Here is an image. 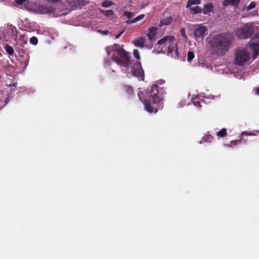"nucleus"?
I'll return each mask as SVG.
<instances>
[{"instance_id": "a878e982", "label": "nucleus", "mask_w": 259, "mask_h": 259, "mask_svg": "<svg viewBox=\"0 0 259 259\" xmlns=\"http://www.w3.org/2000/svg\"><path fill=\"white\" fill-rule=\"evenodd\" d=\"M26 0H16V3L18 6L22 5Z\"/></svg>"}, {"instance_id": "39448f33", "label": "nucleus", "mask_w": 259, "mask_h": 259, "mask_svg": "<svg viewBox=\"0 0 259 259\" xmlns=\"http://www.w3.org/2000/svg\"><path fill=\"white\" fill-rule=\"evenodd\" d=\"M253 32L252 25L250 23L241 24L235 31V36L239 39H247Z\"/></svg>"}, {"instance_id": "393cba45", "label": "nucleus", "mask_w": 259, "mask_h": 259, "mask_svg": "<svg viewBox=\"0 0 259 259\" xmlns=\"http://www.w3.org/2000/svg\"><path fill=\"white\" fill-rule=\"evenodd\" d=\"M124 16L127 18H132L134 16V14L132 12H125Z\"/></svg>"}, {"instance_id": "4be33fe9", "label": "nucleus", "mask_w": 259, "mask_h": 259, "mask_svg": "<svg viewBox=\"0 0 259 259\" xmlns=\"http://www.w3.org/2000/svg\"><path fill=\"white\" fill-rule=\"evenodd\" d=\"M30 42L34 45H36L38 42L37 38L35 36L31 37L30 39Z\"/></svg>"}, {"instance_id": "412c9836", "label": "nucleus", "mask_w": 259, "mask_h": 259, "mask_svg": "<svg viewBox=\"0 0 259 259\" xmlns=\"http://www.w3.org/2000/svg\"><path fill=\"white\" fill-rule=\"evenodd\" d=\"M194 54L192 52H189L188 53L187 60L188 62H191L194 58Z\"/></svg>"}, {"instance_id": "7ed1b4c3", "label": "nucleus", "mask_w": 259, "mask_h": 259, "mask_svg": "<svg viewBox=\"0 0 259 259\" xmlns=\"http://www.w3.org/2000/svg\"><path fill=\"white\" fill-rule=\"evenodd\" d=\"M157 86L154 85L147 90V98L144 101L145 109L149 112L156 113L157 111V104L160 102V98L157 95Z\"/></svg>"}, {"instance_id": "5701e85b", "label": "nucleus", "mask_w": 259, "mask_h": 259, "mask_svg": "<svg viewBox=\"0 0 259 259\" xmlns=\"http://www.w3.org/2000/svg\"><path fill=\"white\" fill-rule=\"evenodd\" d=\"M133 54H134V57L137 59V60H140V53L138 51V50H134V51H133Z\"/></svg>"}, {"instance_id": "4468645a", "label": "nucleus", "mask_w": 259, "mask_h": 259, "mask_svg": "<svg viewBox=\"0 0 259 259\" xmlns=\"http://www.w3.org/2000/svg\"><path fill=\"white\" fill-rule=\"evenodd\" d=\"M239 2L240 0H225L223 2V4L225 6H236L239 4Z\"/></svg>"}, {"instance_id": "9d476101", "label": "nucleus", "mask_w": 259, "mask_h": 259, "mask_svg": "<svg viewBox=\"0 0 259 259\" xmlns=\"http://www.w3.org/2000/svg\"><path fill=\"white\" fill-rule=\"evenodd\" d=\"M133 43L135 46L143 48L146 46V38L144 37H140L136 39Z\"/></svg>"}, {"instance_id": "c9c22d12", "label": "nucleus", "mask_w": 259, "mask_h": 259, "mask_svg": "<svg viewBox=\"0 0 259 259\" xmlns=\"http://www.w3.org/2000/svg\"><path fill=\"white\" fill-rule=\"evenodd\" d=\"M257 38H259V36H257Z\"/></svg>"}, {"instance_id": "cd10ccee", "label": "nucleus", "mask_w": 259, "mask_h": 259, "mask_svg": "<svg viewBox=\"0 0 259 259\" xmlns=\"http://www.w3.org/2000/svg\"><path fill=\"white\" fill-rule=\"evenodd\" d=\"M127 89V92L130 94L132 93V89L130 87H127L126 88Z\"/></svg>"}, {"instance_id": "f257e3e1", "label": "nucleus", "mask_w": 259, "mask_h": 259, "mask_svg": "<svg viewBox=\"0 0 259 259\" xmlns=\"http://www.w3.org/2000/svg\"><path fill=\"white\" fill-rule=\"evenodd\" d=\"M232 39V36L229 34H215L208 42V51L213 55H224L229 51Z\"/></svg>"}, {"instance_id": "6ab92c4d", "label": "nucleus", "mask_w": 259, "mask_h": 259, "mask_svg": "<svg viewBox=\"0 0 259 259\" xmlns=\"http://www.w3.org/2000/svg\"><path fill=\"white\" fill-rule=\"evenodd\" d=\"M102 13L107 17H110L113 15V11L111 10H104Z\"/></svg>"}, {"instance_id": "f704fd0d", "label": "nucleus", "mask_w": 259, "mask_h": 259, "mask_svg": "<svg viewBox=\"0 0 259 259\" xmlns=\"http://www.w3.org/2000/svg\"><path fill=\"white\" fill-rule=\"evenodd\" d=\"M257 38H259V36H257Z\"/></svg>"}, {"instance_id": "473e14b6", "label": "nucleus", "mask_w": 259, "mask_h": 259, "mask_svg": "<svg viewBox=\"0 0 259 259\" xmlns=\"http://www.w3.org/2000/svg\"><path fill=\"white\" fill-rule=\"evenodd\" d=\"M105 64H106V65H108V62H106V61H105Z\"/></svg>"}, {"instance_id": "0eeeda50", "label": "nucleus", "mask_w": 259, "mask_h": 259, "mask_svg": "<svg viewBox=\"0 0 259 259\" xmlns=\"http://www.w3.org/2000/svg\"><path fill=\"white\" fill-rule=\"evenodd\" d=\"M249 53L243 49H240L236 51L235 63L238 65H243L249 60Z\"/></svg>"}, {"instance_id": "6e6552de", "label": "nucleus", "mask_w": 259, "mask_h": 259, "mask_svg": "<svg viewBox=\"0 0 259 259\" xmlns=\"http://www.w3.org/2000/svg\"><path fill=\"white\" fill-rule=\"evenodd\" d=\"M201 3L200 0H189L187 4V8L194 14H199L202 12V9L197 6Z\"/></svg>"}, {"instance_id": "7c9ffc66", "label": "nucleus", "mask_w": 259, "mask_h": 259, "mask_svg": "<svg viewBox=\"0 0 259 259\" xmlns=\"http://www.w3.org/2000/svg\"><path fill=\"white\" fill-rule=\"evenodd\" d=\"M182 36H183V37H184L185 38H187V36H186V35H185V33H184V32H182Z\"/></svg>"}, {"instance_id": "2f4dec72", "label": "nucleus", "mask_w": 259, "mask_h": 259, "mask_svg": "<svg viewBox=\"0 0 259 259\" xmlns=\"http://www.w3.org/2000/svg\"><path fill=\"white\" fill-rule=\"evenodd\" d=\"M138 96L140 98V100H141L142 102H143L142 100L141 99V97H140V94H138Z\"/></svg>"}, {"instance_id": "ddd939ff", "label": "nucleus", "mask_w": 259, "mask_h": 259, "mask_svg": "<svg viewBox=\"0 0 259 259\" xmlns=\"http://www.w3.org/2000/svg\"><path fill=\"white\" fill-rule=\"evenodd\" d=\"M156 30L157 28L154 27H151L149 29V32H148L147 36L150 41H152V39L154 38L156 34Z\"/></svg>"}, {"instance_id": "aec40b11", "label": "nucleus", "mask_w": 259, "mask_h": 259, "mask_svg": "<svg viewBox=\"0 0 259 259\" xmlns=\"http://www.w3.org/2000/svg\"><path fill=\"white\" fill-rule=\"evenodd\" d=\"M113 4V3L109 1H105L102 2V6L104 7H109Z\"/></svg>"}, {"instance_id": "b1692460", "label": "nucleus", "mask_w": 259, "mask_h": 259, "mask_svg": "<svg viewBox=\"0 0 259 259\" xmlns=\"http://www.w3.org/2000/svg\"><path fill=\"white\" fill-rule=\"evenodd\" d=\"M256 4L254 2H252L250 4L246 7L247 10H250L255 8Z\"/></svg>"}, {"instance_id": "f03ea898", "label": "nucleus", "mask_w": 259, "mask_h": 259, "mask_svg": "<svg viewBox=\"0 0 259 259\" xmlns=\"http://www.w3.org/2000/svg\"><path fill=\"white\" fill-rule=\"evenodd\" d=\"M106 51L108 55L112 52V59L118 65L127 68L131 64L128 53L120 45L115 44L112 47H108Z\"/></svg>"}, {"instance_id": "9b49d317", "label": "nucleus", "mask_w": 259, "mask_h": 259, "mask_svg": "<svg viewBox=\"0 0 259 259\" xmlns=\"http://www.w3.org/2000/svg\"><path fill=\"white\" fill-rule=\"evenodd\" d=\"M250 48L253 53V58H256L259 54V40L256 42L250 44Z\"/></svg>"}, {"instance_id": "dca6fc26", "label": "nucleus", "mask_w": 259, "mask_h": 259, "mask_svg": "<svg viewBox=\"0 0 259 259\" xmlns=\"http://www.w3.org/2000/svg\"><path fill=\"white\" fill-rule=\"evenodd\" d=\"M172 21V18L170 16H169L165 19H162L161 21V25H168L171 23Z\"/></svg>"}, {"instance_id": "c85d7f7f", "label": "nucleus", "mask_w": 259, "mask_h": 259, "mask_svg": "<svg viewBox=\"0 0 259 259\" xmlns=\"http://www.w3.org/2000/svg\"><path fill=\"white\" fill-rule=\"evenodd\" d=\"M237 141H232L230 143V146H232V145H235L237 144Z\"/></svg>"}, {"instance_id": "c756f323", "label": "nucleus", "mask_w": 259, "mask_h": 259, "mask_svg": "<svg viewBox=\"0 0 259 259\" xmlns=\"http://www.w3.org/2000/svg\"><path fill=\"white\" fill-rule=\"evenodd\" d=\"M255 94L259 96V88L255 89Z\"/></svg>"}, {"instance_id": "423d86ee", "label": "nucleus", "mask_w": 259, "mask_h": 259, "mask_svg": "<svg viewBox=\"0 0 259 259\" xmlns=\"http://www.w3.org/2000/svg\"><path fill=\"white\" fill-rule=\"evenodd\" d=\"M208 34V28L206 26L202 25L197 26L193 31L194 38L197 42H203L204 37Z\"/></svg>"}, {"instance_id": "2eb2a0df", "label": "nucleus", "mask_w": 259, "mask_h": 259, "mask_svg": "<svg viewBox=\"0 0 259 259\" xmlns=\"http://www.w3.org/2000/svg\"><path fill=\"white\" fill-rule=\"evenodd\" d=\"M144 16H145L144 14H142V15H140L137 16V17H136L135 18H134L133 19L126 21V22L127 24H131V23H135L139 20L143 19L144 18Z\"/></svg>"}, {"instance_id": "bb28decb", "label": "nucleus", "mask_w": 259, "mask_h": 259, "mask_svg": "<svg viewBox=\"0 0 259 259\" xmlns=\"http://www.w3.org/2000/svg\"><path fill=\"white\" fill-rule=\"evenodd\" d=\"M123 33V31H121L118 35H116L115 38L116 39L118 38Z\"/></svg>"}, {"instance_id": "1a4fd4ad", "label": "nucleus", "mask_w": 259, "mask_h": 259, "mask_svg": "<svg viewBox=\"0 0 259 259\" xmlns=\"http://www.w3.org/2000/svg\"><path fill=\"white\" fill-rule=\"evenodd\" d=\"M132 74L137 77H140L141 79H144V70L142 68L140 62H138L134 64L132 66L131 70Z\"/></svg>"}, {"instance_id": "a211bd4d", "label": "nucleus", "mask_w": 259, "mask_h": 259, "mask_svg": "<svg viewBox=\"0 0 259 259\" xmlns=\"http://www.w3.org/2000/svg\"><path fill=\"white\" fill-rule=\"evenodd\" d=\"M226 134H227L226 129L224 128L222 129L220 131L218 132L217 134V135L218 137H224L226 135Z\"/></svg>"}, {"instance_id": "72a5a7b5", "label": "nucleus", "mask_w": 259, "mask_h": 259, "mask_svg": "<svg viewBox=\"0 0 259 259\" xmlns=\"http://www.w3.org/2000/svg\"><path fill=\"white\" fill-rule=\"evenodd\" d=\"M103 33H104V34H107V33H106V32H103Z\"/></svg>"}, {"instance_id": "f8f14e48", "label": "nucleus", "mask_w": 259, "mask_h": 259, "mask_svg": "<svg viewBox=\"0 0 259 259\" xmlns=\"http://www.w3.org/2000/svg\"><path fill=\"white\" fill-rule=\"evenodd\" d=\"M213 6L211 3H208L204 5V9L202 10L203 13L204 15L210 16V13L212 11Z\"/></svg>"}, {"instance_id": "20e7f679", "label": "nucleus", "mask_w": 259, "mask_h": 259, "mask_svg": "<svg viewBox=\"0 0 259 259\" xmlns=\"http://www.w3.org/2000/svg\"><path fill=\"white\" fill-rule=\"evenodd\" d=\"M158 45L161 46V50H166L168 54H171L174 51L178 57L179 54L177 51V44L175 37L172 36H166L158 41Z\"/></svg>"}, {"instance_id": "f3484780", "label": "nucleus", "mask_w": 259, "mask_h": 259, "mask_svg": "<svg viewBox=\"0 0 259 259\" xmlns=\"http://www.w3.org/2000/svg\"><path fill=\"white\" fill-rule=\"evenodd\" d=\"M5 49L9 54L11 55H13L14 53V50L12 47L9 46L8 45H6L5 46Z\"/></svg>"}]
</instances>
